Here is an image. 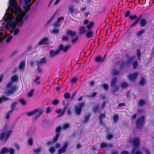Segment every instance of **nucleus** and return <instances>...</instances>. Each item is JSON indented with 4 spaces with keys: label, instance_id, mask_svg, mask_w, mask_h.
<instances>
[{
    "label": "nucleus",
    "instance_id": "f257e3e1",
    "mask_svg": "<svg viewBox=\"0 0 154 154\" xmlns=\"http://www.w3.org/2000/svg\"><path fill=\"white\" fill-rule=\"evenodd\" d=\"M21 5V4L17 5L16 0H9L8 9L12 14V16H13V14L14 13L17 16L23 18L24 20H26L27 19L28 15H25L26 13H23L24 11H22Z\"/></svg>",
    "mask_w": 154,
    "mask_h": 154
},
{
    "label": "nucleus",
    "instance_id": "f03ea898",
    "mask_svg": "<svg viewBox=\"0 0 154 154\" xmlns=\"http://www.w3.org/2000/svg\"><path fill=\"white\" fill-rule=\"evenodd\" d=\"M14 18L15 19L14 21H10L7 23V25L9 27L14 29L16 25L18 26H21L23 22V18L20 16H17L14 14Z\"/></svg>",
    "mask_w": 154,
    "mask_h": 154
},
{
    "label": "nucleus",
    "instance_id": "7ed1b4c3",
    "mask_svg": "<svg viewBox=\"0 0 154 154\" xmlns=\"http://www.w3.org/2000/svg\"><path fill=\"white\" fill-rule=\"evenodd\" d=\"M70 47V45H67L64 47L63 45H60L58 48L55 51H54L53 50H51L50 51V57H54L60 53V51L61 50H62L64 53L68 51V49Z\"/></svg>",
    "mask_w": 154,
    "mask_h": 154
},
{
    "label": "nucleus",
    "instance_id": "20e7f679",
    "mask_svg": "<svg viewBox=\"0 0 154 154\" xmlns=\"http://www.w3.org/2000/svg\"><path fill=\"white\" fill-rule=\"evenodd\" d=\"M143 15L141 14L138 17L136 14L134 15H131L129 16V19L131 20H134L135 19V21H134L130 25V28H133L136 26L139 23L140 19L142 17Z\"/></svg>",
    "mask_w": 154,
    "mask_h": 154
},
{
    "label": "nucleus",
    "instance_id": "39448f33",
    "mask_svg": "<svg viewBox=\"0 0 154 154\" xmlns=\"http://www.w3.org/2000/svg\"><path fill=\"white\" fill-rule=\"evenodd\" d=\"M11 132V130L8 131L6 133L5 132H1L0 134V140L4 143L7 142Z\"/></svg>",
    "mask_w": 154,
    "mask_h": 154
},
{
    "label": "nucleus",
    "instance_id": "423d86ee",
    "mask_svg": "<svg viewBox=\"0 0 154 154\" xmlns=\"http://www.w3.org/2000/svg\"><path fill=\"white\" fill-rule=\"evenodd\" d=\"M43 111L42 109H36L33 111L27 112L26 115L28 116H31L34 114L37 113V115L35 116L33 119L36 120L43 113Z\"/></svg>",
    "mask_w": 154,
    "mask_h": 154
},
{
    "label": "nucleus",
    "instance_id": "0eeeda50",
    "mask_svg": "<svg viewBox=\"0 0 154 154\" xmlns=\"http://www.w3.org/2000/svg\"><path fill=\"white\" fill-rule=\"evenodd\" d=\"M145 122V117L142 116L137 119L136 121V125L137 128H140L142 127Z\"/></svg>",
    "mask_w": 154,
    "mask_h": 154
},
{
    "label": "nucleus",
    "instance_id": "6e6552de",
    "mask_svg": "<svg viewBox=\"0 0 154 154\" xmlns=\"http://www.w3.org/2000/svg\"><path fill=\"white\" fill-rule=\"evenodd\" d=\"M117 81V78L116 77H114L112 79L111 82V86L113 88L112 91L114 94H116L119 89V86L116 85Z\"/></svg>",
    "mask_w": 154,
    "mask_h": 154
},
{
    "label": "nucleus",
    "instance_id": "1a4fd4ad",
    "mask_svg": "<svg viewBox=\"0 0 154 154\" xmlns=\"http://www.w3.org/2000/svg\"><path fill=\"white\" fill-rule=\"evenodd\" d=\"M84 105V102H82L80 103L79 106H76L75 108V112L76 114L78 115H80L82 107Z\"/></svg>",
    "mask_w": 154,
    "mask_h": 154
},
{
    "label": "nucleus",
    "instance_id": "9d476101",
    "mask_svg": "<svg viewBox=\"0 0 154 154\" xmlns=\"http://www.w3.org/2000/svg\"><path fill=\"white\" fill-rule=\"evenodd\" d=\"M130 142L133 143L135 148L138 147L140 145V139L138 137H135L133 140H130Z\"/></svg>",
    "mask_w": 154,
    "mask_h": 154
},
{
    "label": "nucleus",
    "instance_id": "9b49d317",
    "mask_svg": "<svg viewBox=\"0 0 154 154\" xmlns=\"http://www.w3.org/2000/svg\"><path fill=\"white\" fill-rule=\"evenodd\" d=\"M49 39L48 37H44L42 38L38 43L37 45H48L49 42Z\"/></svg>",
    "mask_w": 154,
    "mask_h": 154
},
{
    "label": "nucleus",
    "instance_id": "f8f14e48",
    "mask_svg": "<svg viewBox=\"0 0 154 154\" xmlns=\"http://www.w3.org/2000/svg\"><path fill=\"white\" fill-rule=\"evenodd\" d=\"M106 56V54H105L103 57L101 56H98L95 58V61L97 63H102L105 59Z\"/></svg>",
    "mask_w": 154,
    "mask_h": 154
},
{
    "label": "nucleus",
    "instance_id": "ddd939ff",
    "mask_svg": "<svg viewBox=\"0 0 154 154\" xmlns=\"http://www.w3.org/2000/svg\"><path fill=\"white\" fill-rule=\"evenodd\" d=\"M68 144L66 142L64 143L62 148L60 149L58 151V154H60L62 153H63L66 152V149L68 147Z\"/></svg>",
    "mask_w": 154,
    "mask_h": 154
},
{
    "label": "nucleus",
    "instance_id": "4468645a",
    "mask_svg": "<svg viewBox=\"0 0 154 154\" xmlns=\"http://www.w3.org/2000/svg\"><path fill=\"white\" fill-rule=\"evenodd\" d=\"M138 75V73L137 72L128 75V79L131 81H134L137 78Z\"/></svg>",
    "mask_w": 154,
    "mask_h": 154
},
{
    "label": "nucleus",
    "instance_id": "2eb2a0df",
    "mask_svg": "<svg viewBox=\"0 0 154 154\" xmlns=\"http://www.w3.org/2000/svg\"><path fill=\"white\" fill-rule=\"evenodd\" d=\"M33 3L32 2L30 4L29 3H28L25 5H23V8L24 10L23 13L24 14L26 13L30 10V7Z\"/></svg>",
    "mask_w": 154,
    "mask_h": 154
},
{
    "label": "nucleus",
    "instance_id": "dca6fc26",
    "mask_svg": "<svg viewBox=\"0 0 154 154\" xmlns=\"http://www.w3.org/2000/svg\"><path fill=\"white\" fill-rule=\"evenodd\" d=\"M46 63L45 58L43 57L40 59L39 60H37L36 62V65L37 66H39Z\"/></svg>",
    "mask_w": 154,
    "mask_h": 154
},
{
    "label": "nucleus",
    "instance_id": "f3484780",
    "mask_svg": "<svg viewBox=\"0 0 154 154\" xmlns=\"http://www.w3.org/2000/svg\"><path fill=\"white\" fill-rule=\"evenodd\" d=\"M146 32V29L142 28L140 30L137 31L135 33V35L137 38H139L141 37Z\"/></svg>",
    "mask_w": 154,
    "mask_h": 154
},
{
    "label": "nucleus",
    "instance_id": "a211bd4d",
    "mask_svg": "<svg viewBox=\"0 0 154 154\" xmlns=\"http://www.w3.org/2000/svg\"><path fill=\"white\" fill-rule=\"evenodd\" d=\"M113 146V145L112 143L107 144L105 143H101L100 144V146L102 149L106 147L110 148L112 147Z\"/></svg>",
    "mask_w": 154,
    "mask_h": 154
},
{
    "label": "nucleus",
    "instance_id": "6ab92c4d",
    "mask_svg": "<svg viewBox=\"0 0 154 154\" xmlns=\"http://www.w3.org/2000/svg\"><path fill=\"white\" fill-rule=\"evenodd\" d=\"M147 24V21L145 18H143L140 19L139 25L140 27H144Z\"/></svg>",
    "mask_w": 154,
    "mask_h": 154
},
{
    "label": "nucleus",
    "instance_id": "aec40b11",
    "mask_svg": "<svg viewBox=\"0 0 154 154\" xmlns=\"http://www.w3.org/2000/svg\"><path fill=\"white\" fill-rule=\"evenodd\" d=\"M66 108V106L65 107L63 110H61L60 109H59L56 110V112L59 115V117L63 116L64 114Z\"/></svg>",
    "mask_w": 154,
    "mask_h": 154
},
{
    "label": "nucleus",
    "instance_id": "412c9836",
    "mask_svg": "<svg viewBox=\"0 0 154 154\" xmlns=\"http://www.w3.org/2000/svg\"><path fill=\"white\" fill-rule=\"evenodd\" d=\"M16 90V88L15 86L13 87L11 89L5 92V94L7 96H9L12 93L14 92Z\"/></svg>",
    "mask_w": 154,
    "mask_h": 154
},
{
    "label": "nucleus",
    "instance_id": "4be33fe9",
    "mask_svg": "<svg viewBox=\"0 0 154 154\" xmlns=\"http://www.w3.org/2000/svg\"><path fill=\"white\" fill-rule=\"evenodd\" d=\"M134 57L133 56H130L129 57L128 59H127V61L126 62V64L127 65H130L132 61L134 59Z\"/></svg>",
    "mask_w": 154,
    "mask_h": 154
},
{
    "label": "nucleus",
    "instance_id": "5701e85b",
    "mask_svg": "<svg viewBox=\"0 0 154 154\" xmlns=\"http://www.w3.org/2000/svg\"><path fill=\"white\" fill-rule=\"evenodd\" d=\"M66 34L67 35L71 37H72L76 35V32L71 30H68L66 31Z\"/></svg>",
    "mask_w": 154,
    "mask_h": 154
},
{
    "label": "nucleus",
    "instance_id": "b1692460",
    "mask_svg": "<svg viewBox=\"0 0 154 154\" xmlns=\"http://www.w3.org/2000/svg\"><path fill=\"white\" fill-rule=\"evenodd\" d=\"M25 67V61L23 60L21 61L19 64L18 67L20 69L24 70Z\"/></svg>",
    "mask_w": 154,
    "mask_h": 154
},
{
    "label": "nucleus",
    "instance_id": "393cba45",
    "mask_svg": "<svg viewBox=\"0 0 154 154\" xmlns=\"http://www.w3.org/2000/svg\"><path fill=\"white\" fill-rule=\"evenodd\" d=\"M106 117L105 113L100 114L99 116V122L100 124L103 125V124L102 119L103 118H105Z\"/></svg>",
    "mask_w": 154,
    "mask_h": 154
},
{
    "label": "nucleus",
    "instance_id": "a878e982",
    "mask_svg": "<svg viewBox=\"0 0 154 154\" xmlns=\"http://www.w3.org/2000/svg\"><path fill=\"white\" fill-rule=\"evenodd\" d=\"M93 32L92 31H88L86 34V37L87 38H90L92 37L93 35Z\"/></svg>",
    "mask_w": 154,
    "mask_h": 154
},
{
    "label": "nucleus",
    "instance_id": "bb28decb",
    "mask_svg": "<svg viewBox=\"0 0 154 154\" xmlns=\"http://www.w3.org/2000/svg\"><path fill=\"white\" fill-rule=\"evenodd\" d=\"M60 32L59 29L58 28H54L50 31V33L54 34L55 35H57Z\"/></svg>",
    "mask_w": 154,
    "mask_h": 154
},
{
    "label": "nucleus",
    "instance_id": "cd10ccee",
    "mask_svg": "<svg viewBox=\"0 0 154 154\" xmlns=\"http://www.w3.org/2000/svg\"><path fill=\"white\" fill-rule=\"evenodd\" d=\"M68 9L72 15L75 13V9L74 8L72 5L70 6L68 8Z\"/></svg>",
    "mask_w": 154,
    "mask_h": 154
},
{
    "label": "nucleus",
    "instance_id": "c85d7f7f",
    "mask_svg": "<svg viewBox=\"0 0 154 154\" xmlns=\"http://www.w3.org/2000/svg\"><path fill=\"white\" fill-rule=\"evenodd\" d=\"M146 103L145 101L142 99L140 100L138 103V105L139 106H143Z\"/></svg>",
    "mask_w": 154,
    "mask_h": 154
},
{
    "label": "nucleus",
    "instance_id": "c756f323",
    "mask_svg": "<svg viewBox=\"0 0 154 154\" xmlns=\"http://www.w3.org/2000/svg\"><path fill=\"white\" fill-rule=\"evenodd\" d=\"M94 25V22L93 21L90 22L89 24L86 26V27L88 30L91 29Z\"/></svg>",
    "mask_w": 154,
    "mask_h": 154
},
{
    "label": "nucleus",
    "instance_id": "7c9ffc66",
    "mask_svg": "<svg viewBox=\"0 0 154 154\" xmlns=\"http://www.w3.org/2000/svg\"><path fill=\"white\" fill-rule=\"evenodd\" d=\"M8 152V149L5 147H4L2 149L0 154H4Z\"/></svg>",
    "mask_w": 154,
    "mask_h": 154
},
{
    "label": "nucleus",
    "instance_id": "2f4dec72",
    "mask_svg": "<svg viewBox=\"0 0 154 154\" xmlns=\"http://www.w3.org/2000/svg\"><path fill=\"white\" fill-rule=\"evenodd\" d=\"M145 83V81L144 78L143 77H141L139 82V85L141 86H143Z\"/></svg>",
    "mask_w": 154,
    "mask_h": 154
},
{
    "label": "nucleus",
    "instance_id": "473e14b6",
    "mask_svg": "<svg viewBox=\"0 0 154 154\" xmlns=\"http://www.w3.org/2000/svg\"><path fill=\"white\" fill-rule=\"evenodd\" d=\"M86 32L85 30V28L84 26H81L79 29V33L80 34L85 33Z\"/></svg>",
    "mask_w": 154,
    "mask_h": 154
},
{
    "label": "nucleus",
    "instance_id": "72a5a7b5",
    "mask_svg": "<svg viewBox=\"0 0 154 154\" xmlns=\"http://www.w3.org/2000/svg\"><path fill=\"white\" fill-rule=\"evenodd\" d=\"M78 80V79L76 77H75L72 78L70 80V82L72 85L76 82Z\"/></svg>",
    "mask_w": 154,
    "mask_h": 154
},
{
    "label": "nucleus",
    "instance_id": "f704fd0d",
    "mask_svg": "<svg viewBox=\"0 0 154 154\" xmlns=\"http://www.w3.org/2000/svg\"><path fill=\"white\" fill-rule=\"evenodd\" d=\"M40 77L37 76L36 77L34 80V82L38 85H39L40 84L41 82L39 81L40 79Z\"/></svg>",
    "mask_w": 154,
    "mask_h": 154
},
{
    "label": "nucleus",
    "instance_id": "c9c22d12",
    "mask_svg": "<svg viewBox=\"0 0 154 154\" xmlns=\"http://www.w3.org/2000/svg\"><path fill=\"white\" fill-rule=\"evenodd\" d=\"M61 129V128L60 126L57 127L55 130V132L56 134L60 135V132Z\"/></svg>",
    "mask_w": 154,
    "mask_h": 154
},
{
    "label": "nucleus",
    "instance_id": "e433bc0d",
    "mask_svg": "<svg viewBox=\"0 0 154 154\" xmlns=\"http://www.w3.org/2000/svg\"><path fill=\"white\" fill-rule=\"evenodd\" d=\"M41 147H38L37 149L34 150L33 152L35 154H39L41 151Z\"/></svg>",
    "mask_w": 154,
    "mask_h": 154
},
{
    "label": "nucleus",
    "instance_id": "4c0bfd02",
    "mask_svg": "<svg viewBox=\"0 0 154 154\" xmlns=\"http://www.w3.org/2000/svg\"><path fill=\"white\" fill-rule=\"evenodd\" d=\"M17 104V101L13 102L12 103L11 105V109H14L16 106Z\"/></svg>",
    "mask_w": 154,
    "mask_h": 154
},
{
    "label": "nucleus",
    "instance_id": "58836bf2",
    "mask_svg": "<svg viewBox=\"0 0 154 154\" xmlns=\"http://www.w3.org/2000/svg\"><path fill=\"white\" fill-rule=\"evenodd\" d=\"M31 0H20L19 1V2L22 3L23 2V5H25L28 3H29Z\"/></svg>",
    "mask_w": 154,
    "mask_h": 154
},
{
    "label": "nucleus",
    "instance_id": "ea45409f",
    "mask_svg": "<svg viewBox=\"0 0 154 154\" xmlns=\"http://www.w3.org/2000/svg\"><path fill=\"white\" fill-rule=\"evenodd\" d=\"M138 65L137 60H135L132 63V66L133 68L135 69L137 68Z\"/></svg>",
    "mask_w": 154,
    "mask_h": 154
},
{
    "label": "nucleus",
    "instance_id": "a19ab883",
    "mask_svg": "<svg viewBox=\"0 0 154 154\" xmlns=\"http://www.w3.org/2000/svg\"><path fill=\"white\" fill-rule=\"evenodd\" d=\"M121 86L122 88H125L128 86V85L126 82H123L121 83Z\"/></svg>",
    "mask_w": 154,
    "mask_h": 154
},
{
    "label": "nucleus",
    "instance_id": "79ce46f5",
    "mask_svg": "<svg viewBox=\"0 0 154 154\" xmlns=\"http://www.w3.org/2000/svg\"><path fill=\"white\" fill-rule=\"evenodd\" d=\"M69 38L67 36L63 35L61 38L62 41H67L68 40Z\"/></svg>",
    "mask_w": 154,
    "mask_h": 154
},
{
    "label": "nucleus",
    "instance_id": "37998d69",
    "mask_svg": "<svg viewBox=\"0 0 154 154\" xmlns=\"http://www.w3.org/2000/svg\"><path fill=\"white\" fill-rule=\"evenodd\" d=\"M78 39V37L77 36H76L74 38L72 39L71 40V42L73 44H74L76 42Z\"/></svg>",
    "mask_w": 154,
    "mask_h": 154
},
{
    "label": "nucleus",
    "instance_id": "c03bdc74",
    "mask_svg": "<svg viewBox=\"0 0 154 154\" xmlns=\"http://www.w3.org/2000/svg\"><path fill=\"white\" fill-rule=\"evenodd\" d=\"M69 127V123H66L63 126V130H66Z\"/></svg>",
    "mask_w": 154,
    "mask_h": 154
},
{
    "label": "nucleus",
    "instance_id": "a18cd8bd",
    "mask_svg": "<svg viewBox=\"0 0 154 154\" xmlns=\"http://www.w3.org/2000/svg\"><path fill=\"white\" fill-rule=\"evenodd\" d=\"M17 80V77L15 75L13 76L11 78V81L12 82H15Z\"/></svg>",
    "mask_w": 154,
    "mask_h": 154
},
{
    "label": "nucleus",
    "instance_id": "49530a36",
    "mask_svg": "<svg viewBox=\"0 0 154 154\" xmlns=\"http://www.w3.org/2000/svg\"><path fill=\"white\" fill-rule=\"evenodd\" d=\"M34 92V89H32L27 94V96L29 97H31L33 95V93Z\"/></svg>",
    "mask_w": 154,
    "mask_h": 154
},
{
    "label": "nucleus",
    "instance_id": "de8ad7c7",
    "mask_svg": "<svg viewBox=\"0 0 154 154\" xmlns=\"http://www.w3.org/2000/svg\"><path fill=\"white\" fill-rule=\"evenodd\" d=\"M99 107V105L98 104L94 106L93 109V111L95 113L98 111Z\"/></svg>",
    "mask_w": 154,
    "mask_h": 154
},
{
    "label": "nucleus",
    "instance_id": "09e8293b",
    "mask_svg": "<svg viewBox=\"0 0 154 154\" xmlns=\"http://www.w3.org/2000/svg\"><path fill=\"white\" fill-rule=\"evenodd\" d=\"M64 98L66 99H69L70 97V95L69 93L66 92L64 94Z\"/></svg>",
    "mask_w": 154,
    "mask_h": 154
},
{
    "label": "nucleus",
    "instance_id": "8fccbe9b",
    "mask_svg": "<svg viewBox=\"0 0 154 154\" xmlns=\"http://www.w3.org/2000/svg\"><path fill=\"white\" fill-rule=\"evenodd\" d=\"M60 135L59 134H56V136L54 138V139L52 140V142H56L57 141Z\"/></svg>",
    "mask_w": 154,
    "mask_h": 154
},
{
    "label": "nucleus",
    "instance_id": "3c124183",
    "mask_svg": "<svg viewBox=\"0 0 154 154\" xmlns=\"http://www.w3.org/2000/svg\"><path fill=\"white\" fill-rule=\"evenodd\" d=\"M8 152H9L10 154H14L15 150L13 148H10L9 149H8Z\"/></svg>",
    "mask_w": 154,
    "mask_h": 154
},
{
    "label": "nucleus",
    "instance_id": "603ef678",
    "mask_svg": "<svg viewBox=\"0 0 154 154\" xmlns=\"http://www.w3.org/2000/svg\"><path fill=\"white\" fill-rule=\"evenodd\" d=\"M28 143L30 146H32L33 145V140L32 138H29L28 140Z\"/></svg>",
    "mask_w": 154,
    "mask_h": 154
},
{
    "label": "nucleus",
    "instance_id": "864d4df0",
    "mask_svg": "<svg viewBox=\"0 0 154 154\" xmlns=\"http://www.w3.org/2000/svg\"><path fill=\"white\" fill-rule=\"evenodd\" d=\"M13 36L12 35H10L8 37L6 40V42L8 43L10 42L11 39L13 38Z\"/></svg>",
    "mask_w": 154,
    "mask_h": 154
},
{
    "label": "nucleus",
    "instance_id": "5fc2aeb1",
    "mask_svg": "<svg viewBox=\"0 0 154 154\" xmlns=\"http://www.w3.org/2000/svg\"><path fill=\"white\" fill-rule=\"evenodd\" d=\"M49 151L51 153H53L55 151V148L54 147H51L49 149Z\"/></svg>",
    "mask_w": 154,
    "mask_h": 154
},
{
    "label": "nucleus",
    "instance_id": "6e6d98bb",
    "mask_svg": "<svg viewBox=\"0 0 154 154\" xmlns=\"http://www.w3.org/2000/svg\"><path fill=\"white\" fill-rule=\"evenodd\" d=\"M119 119V116L118 115H115L113 117V120L114 122H116Z\"/></svg>",
    "mask_w": 154,
    "mask_h": 154
},
{
    "label": "nucleus",
    "instance_id": "4d7b16f0",
    "mask_svg": "<svg viewBox=\"0 0 154 154\" xmlns=\"http://www.w3.org/2000/svg\"><path fill=\"white\" fill-rule=\"evenodd\" d=\"M19 101L22 105H24L26 104V102L25 100L23 99H20L19 100Z\"/></svg>",
    "mask_w": 154,
    "mask_h": 154
},
{
    "label": "nucleus",
    "instance_id": "13d9d810",
    "mask_svg": "<svg viewBox=\"0 0 154 154\" xmlns=\"http://www.w3.org/2000/svg\"><path fill=\"white\" fill-rule=\"evenodd\" d=\"M59 103V101L57 99H54L52 102V103L54 105L57 104Z\"/></svg>",
    "mask_w": 154,
    "mask_h": 154
},
{
    "label": "nucleus",
    "instance_id": "bf43d9fd",
    "mask_svg": "<svg viewBox=\"0 0 154 154\" xmlns=\"http://www.w3.org/2000/svg\"><path fill=\"white\" fill-rule=\"evenodd\" d=\"M137 54L138 59L139 60L141 54L140 49H137Z\"/></svg>",
    "mask_w": 154,
    "mask_h": 154
},
{
    "label": "nucleus",
    "instance_id": "052dcab7",
    "mask_svg": "<svg viewBox=\"0 0 154 154\" xmlns=\"http://www.w3.org/2000/svg\"><path fill=\"white\" fill-rule=\"evenodd\" d=\"M131 14V12L129 10H128V11H127L125 13V17H129V16H130V14Z\"/></svg>",
    "mask_w": 154,
    "mask_h": 154
},
{
    "label": "nucleus",
    "instance_id": "680f3d73",
    "mask_svg": "<svg viewBox=\"0 0 154 154\" xmlns=\"http://www.w3.org/2000/svg\"><path fill=\"white\" fill-rule=\"evenodd\" d=\"M37 70H38V72L39 74H42V68L39 67V66H38L37 68Z\"/></svg>",
    "mask_w": 154,
    "mask_h": 154
},
{
    "label": "nucleus",
    "instance_id": "e2e57ef3",
    "mask_svg": "<svg viewBox=\"0 0 154 154\" xmlns=\"http://www.w3.org/2000/svg\"><path fill=\"white\" fill-rule=\"evenodd\" d=\"M89 116L87 115V116H85V119L84 120L83 122H85V123L87 122L89 120Z\"/></svg>",
    "mask_w": 154,
    "mask_h": 154
},
{
    "label": "nucleus",
    "instance_id": "0e129e2a",
    "mask_svg": "<svg viewBox=\"0 0 154 154\" xmlns=\"http://www.w3.org/2000/svg\"><path fill=\"white\" fill-rule=\"evenodd\" d=\"M54 15H53L51 17V18L50 19V20H48L47 22L46 23V25H48V24H49L51 22V21H52V19L54 18Z\"/></svg>",
    "mask_w": 154,
    "mask_h": 154
},
{
    "label": "nucleus",
    "instance_id": "69168bd1",
    "mask_svg": "<svg viewBox=\"0 0 154 154\" xmlns=\"http://www.w3.org/2000/svg\"><path fill=\"white\" fill-rule=\"evenodd\" d=\"M103 87L106 90H107L108 89V86L106 84H103Z\"/></svg>",
    "mask_w": 154,
    "mask_h": 154
},
{
    "label": "nucleus",
    "instance_id": "338daca9",
    "mask_svg": "<svg viewBox=\"0 0 154 154\" xmlns=\"http://www.w3.org/2000/svg\"><path fill=\"white\" fill-rule=\"evenodd\" d=\"M59 23H58L57 22V23H54V28H57L59 26H60V25L59 24Z\"/></svg>",
    "mask_w": 154,
    "mask_h": 154
},
{
    "label": "nucleus",
    "instance_id": "774afa93",
    "mask_svg": "<svg viewBox=\"0 0 154 154\" xmlns=\"http://www.w3.org/2000/svg\"><path fill=\"white\" fill-rule=\"evenodd\" d=\"M19 31V29H15L14 31V35H17Z\"/></svg>",
    "mask_w": 154,
    "mask_h": 154
}]
</instances>
